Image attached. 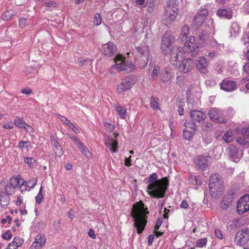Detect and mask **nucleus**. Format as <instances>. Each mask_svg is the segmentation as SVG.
<instances>
[{"label":"nucleus","mask_w":249,"mask_h":249,"mask_svg":"<svg viewBox=\"0 0 249 249\" xmlns=\"http://www.w3.org/2000/svg\"><path fill=\"white\" fill-rule=\"evenodd\" d=\"M34 161V159L32 158H26L24 160L25 162L28 164L30 166H31Z\"/></svg>","instance_id":"obj_57"},{"label":"nucleus","mask_w":249,"mask_h":249,"mask_svg":"<svg viewBox=\"0 0 249 249\" xmlns=\"http://www.w3.org/2000/svg\"><path fill=\"white\" fill-rule=\"evenodd\" d=\"M190 117L193 121L201 123L206 118V115L202 111L194 110L191 111Z\"/></svg>","instance_id":"obj_23"},{"label":"nucleus","mask_w":249,"mask_h":249,"mask_svg":"<svg viewBox=\"0 0 249 249\" xmlns=\"http://www.w3.org/2000/svg\"><path fill=\"white\" fill-rule=\"evenodd\" d=\"M185 127L183 130V137L185 140L190 141L194 136L197 126L193 122L186 121L184 123Z\"/></svg>","instance_id":"obj_11"},{"label":"nucleus","mask_w":249,"mask_h":249,"mask_svg":"<svg viewBox=\"0 0 249 249\" xmlns=\"http://www.w3.org/2000/svg\"><path fill=\"white\" fill-rule=\"evenodd\" d=\"M137 81L136 78L134 76H130L120 83L117 88V91L121 93L130 89Z\"/></svg>","instance_id":"obj_10"},{"label":"nucleus","mask_w":249,"mask_h":249,"mask_svg":"<svg viewBox=\"0 0 249 249\" xmlns=\"http://www.w3.org/2000/svg\"><path fill=\"white\" fill-rule=\"evenodd\" d=\"M216 82L214 80H207L205 82V84L207 87H213L216 85Z\"/></svg>","instance_id":"obj_52"},{"label":"nucleus","mask_w":249,"mask_h":249,"mask_svg":"<svg viewBox=\"0 0 249 249\" xmlns=\"http://www.w3.org/2000/svg\"><path fill=\"white\" fill-rule=\"evenodd\" d=\"M189 182L193 185H198L200 183V178L198 176H191Z\"/></svg>","instance_id":"obj_42"},{"label":"nucleus","mask_w":249,"mask_h":249,"mask_svg":"<svg viewBox=\"0 0 249 249\" xmlns=\"http://www.w3.org/2000/svg\"><path fill=\"white\" fill-rule=\"evenodd\" d=\"M16 14V12L14 10H9L2 14V18L4 20H8L11 19L12 17Z\"/></svg>","instance_id":"obj_36"},{"label":"nucleus","mask_w":249,"mask_h":249,"mask_svg":"<svg viewBox=\"0 0 249 249\" xmlns=\"http://www.w3.org/2000/svg\"><path fill=\"white\" fill-rule=\"evenodd\" d=\"M223 140L226 143H230L234 140V136L232 131H228L223 136Z\"/></svg>","instance_id":"obj_35"},{"label":"nucleus","mask_w":249,"mask_h":249,"mask_svg":"<svg viewBox=\"0 0 249 249\" xmlns=\"http://www.w3.org/2000/svg\"><path fill=\"white\" fill-rule=\"evenodd\" d=\"M242 40L244 44L245 45L247 44H249V30L248 31H247L244 34Z\"/></svg>","instance_id":"obj_46"},{"label":"nucleus","mask_w":249,"mask_h":249,"mask_svg":"<svg viewBox=\"0 0 249 249\" xmlns=\"http://www.w3.org/2000/svg\"><path fill=\"white\" fill-rule=\"evenodd\" d=\"M104 125L108 131H112L114 129V125L107 122H104Z\"/></svg>","instance_id":"obj_51"},{"label":"nucleus","mask_w":249,"mask_h":249,"mask_svg":"<svg viewBox=\"0 0 249 249\" xmlns=\"http://www.w3.org/2000/svg\"><path fill=\"white\" fill-rule=\"evenodd\" d=\"M39 68L38 63L36 62H33L29 66L25 69L24 72L27 75L30 74H35Z\"/></svg>","instance_id":"obj_28"},{"label":"nucleus","mask_w":249,"mask_h":249,"mask_svg":"<svg viewBox=\"0 0 249 249\" xmlns=\"http://www.w3.org/2000/svg\"><path fill=\"white\" fill-rule=\"evenodd\" d=\"M31 143L29 142L21 141L19 142L18 147L23 150L24 149H28Z\"/></svg>","instance_id":"obj_40"},{"label":"nucleus","mask_w":249,"mask_h":249,"mask_svg":"<svg viewBox=\"0 0 249 249\" xmlns=\"http://www.w3.org/2000/svg\"><path fill=\"white\" fill-rule=\"evenodd\" d=\"M24 241V239L18 237H15L13 241L8 244L7 249H17L22 245Z\"/></svg>","instance_id":"obj_26"},{"label":"nucleus","mask_w":249,"mask_h":249,"mask_svg":"<svg viewBox=\"0 0 249 249\" xmlns=\"http://www.w3.org/2000/svg\"><path fill=\"white\" fill-rule=\"evenodd\" d=\"M148 213L146 206L142 201L138 202L133 205L131 215L139 234L142 233L145 228Z\"/></svg>","instance_id":"obj_3"},{"label":"nucleus","mask_w":249,"mask_h":249,"mask_svg":"<svg viewBox=\"0 0 249 249\" xmlns=\"http://www.w3.org/2000/svg\"><path fill=\"white\" fill-rule=\"evenodd\" d=\"M58 118L65 124L67 125L68 123L70 122L67 118L64 116H63L60 114H57Z\"/></svg>","instance_id":"obj_55"},{"label":"nucleus","mask_w":249,"mask_h":249,"mask_svg":"<svg viewBox=\"0 0 249 249\" xmlns=\"http://www.w3.org/2000/svg\"><path fill=\"white\" fill-rule=\"evenodd\" d=\"M34 25L31 18L26 19L20 18L19 19L18 26L21 28H23L26 26H32Z\"/></svg>","instance_id":"obj_32"},{"label":"nucleus","mask_w":249,"mask_h":249,"mask_svg":"<svg viewBox=\"0 0 249 249\" xmlns=\"http://www.w3.org/2000/svg\"><path fill=\"white\" fill-rule=\"evenodd\" d=\"M249 240V229L244 228L238 231L235 236L234 243L240 246L245 245Z\"/></svg>","instance_id":"obj_8"},{"label":"nucleus","mask_w":249,"mask_h":249,"mask_svg":"<svg viewBox=\"0 0 249 249\" xmlns=\"http://www.w3.org/2000/svg\"><path fill=\"white\" fill-rule=\"evenodd\" d=\"M202 129L204 131H208L212 130L213 128V124L209 122L205 123L202 126Z\"/></svg>","instance_id":"obj_45"},{"label":"nucleus","mask_w":249,"mask_h":249,"mask_svg":"<svg viewBox=\"0 0 249 249\" xmlns=\"http://www.w3.org/2000/svg\"><path fill=\"white\" fill-rule=\"evenodd\" d=\"M45 6L49 8H53L57 6V3L53 0H49L44 3Z\"/></svg>","instance_id":"obj_49"},{"label":"nucleus","mask_w":249,"mask_h":249,"mask_svg":"<svg viewBox=\"0 0 249 249\" xmlns=\"http://www.w3.org/2000/svg\"><path fill=\"white\" fill-rule=\"evenodd\" d=\"M150 106L153 109H157L159 108V104L157 101L154 99H152L150 102Z\"/></svg>","instance_id":"obj_53"},{"label":"nucleus","mask_w":249,"mask_h":249,"mask_svg":"<svg viewBox=\"0 0 249 249\" xmlns=\"http://www.w3.org/2000/svg\"><path fill=\"white\" fill-rule=\"evenodd\" d=\"M239 25L236 22H233L232 23L231 28L230 29V34L231 36H235L239 33L240 30Z\"/></svg>","instance_id":"obj_34"},{"label":"nucleus","mask_w":249,"mask_h":249,"mask_svg":"<svg viewBox=\"0 0 249 249\" xmlns=\"http://www.w3.org/2000/svg\"><path fill=\"white\" fill-rule=\"evenodd\" d=\"M12 237L11 233L10 231H7L2 235V237L5 240H9Z\"/></svg>","instance_id":"obj_54"},{"label":"nucleus","mask_w":249,"mask_h":249,"mask_svg":"<svg viewBox=\"0 0 249 249\" xmlns=\"http://www.w3.org/2000/svg\"><path fill=\"white\" fill-rule=\"evenodd\" d=\"M214 26L213 20H210V26H209V30L202 31L200 33L199 38L202 41H208L210 42V45L215 46L217 45L215 39L212 38L210 35H214Z\"/></svg>","instance_id":"obj_9"},{"label":"nucleus","mask_w":249,"mask_h":249,"mask_svg":"<svg viewBox=\"0 0 249 249\" xmlns=\"http://www.w3.org/2000/svg\"><path fill=\"white\" fill-rule=\"evenodd\" d=\"M236 141L239 144L241 145H246L247 143H249V138H246L245 139H243L242 138H239L237 139Z\"/></svg>","instance_id":"obj_50"},{"label":"nucleus","mask_w":249,"mask_h":249,"mask_svg":"<svg viewBox=\"0 0 249 249\" xmlns=\"http://www.w3.org/2000/svg\"><path fill=\"white\" fill-rule=\"evenodd\" d=\"M210 193L213 197L217 198L223 191V181L218 175H212L210 178Z\"/></svg>","instance_id":"obj_4"},{"label":"nucleus","mask_w":249,"mask_h":249,"mask_svg":"<svg viewBox=\"0 0 249 249\" xmlns=\"http://www.w3.org/2000/svg\"><path fill=\"white\" fill-rule=\"evenodd\" d=\"M215 235L217 238L219 239H222L223 238V235L221 231L218 229L215 230Z\"/></svg>","instance_id":"obj_56"},{"label":"nucleus","mask_w":249,"mask_h":249,"mask_svg":"<svg viewBox=\"0 0 249 249\" xmlns=\"http://www.w3.org/2000/svg\"><path fill=\"white\" fill-rule=\"evenodd\" d=\"M168 182L166 177L159 179L157 174H150L148 177V194L156 198H163L167 189Z\"/></svg>","instance_id":"obj_2"},{"label":"nucleus","mask_w":249,"mask_h":249,"mask_svg":"<svg viewBox=\"0 0 249 249\" xmlns=\"http://www.w3.org/2000/svg\"><path fill=\"white\" fill-rule=\"evenodd\" d=\"M10 200V198L7 194H1L0 197V204L2 207L7 206Z\"/></svg>","instance_id":"obj_37"},{"label":"nucleus","mask_w":249,"mask_h":249,"mask_svg":"<svg viewBox=\"0 0 249 249\" xmlns=\"http://www.w3.org/2000/svg\"><path fill=\"white\" fill-rule=\"evenodd\" d=\"M210 158L208 156L200 155L195 158L194 162L198 168L203 170L208 166Z\"/></svg>","instance_id":"obj_18"},{"label":"nucleus","mask_w":249,"mask_h":249,"mask_svg":"<svg viewBox=\"0 0 249 249\" xmlns=\"http://www.w3.org/2000/svg\"><path fill=\"white\" fill-rule=\"evenodd\" d=\"M237 210L239 214L249 211V195H246L240 198L237 203Z\"/></svg>","instance_id":"obj_13"},{"label":"nucleus","mask_w":249,"mask_h":249,"mask_svg":"<svg viewBox=\"0 0 249 249\" xmlns=\"http://www.w3.org/2000/svg\"><path fill=\"white\" fill-rule=\"evenodd\" d=\"M178 5L173 2H168L162 18L163 24L168 25L175 21L178 14Z\"/></svg>","instance_id":"obj_5"},{"label":"nucleus","mask_w":249,"mask_h":249,"mask_svg":"<svg viewBox=\"0 0 249 249\" xmlns=\"http://www.w3.org/2000/svg\"><path fill=\"white\" fill-rule=\"evenodd\" d=\"M114 62L115 65L112 68L121 71H125L128 73L132 71L135 68V65L131 62L126 61L125 58L120 54L116 56Z\"/></svg>","instance_id":"obj_6"},{"label":"nucleus","mask_w":249,"mask_h":249,"mask_svg":"<svg viewBox=\"0 0 249 249\" xmlns=\"http://www.w3.org/2000/svg\"><path fill=\"white\" fill-rule=\"evenodd\" d=\"M88 235L92 239H95L96 238V235L95 234L94 231L91 229L89 230L88 232Z\"/></svg>","instance_id":"obj_61"},{"label":"nucleus","mask_w":249,"mask_h":249,"mask_svg":"<svg viewBox=\"0 0 249 249\" xmlns=\"http://www.w3.org/2000/svg\"><path fill=\"white\" fill-rule=\"evenodd\" d=\"M116 50V46L111 42L104 44L101 48L102 53L105 55L109 56L114 55Z\"/></svg>","instance_id":"obj_20"},{"label":"nucleus","mask_w":249,"mask_h":249,"mask_svg":"<svg viewBox=\"0 0 249 249\" xmlns=\"http://www.w3.org/2000/svg\"><path fill=\"white\" fill-rule=\"evenodd\" d=\"M208 63L204 57H201L196 64L197 70L201 73H205L207 71Z\"/></svg>","instance_id":"obj_25"},{"label":"nucleus","mask_w":249,"mask_h":249,"mask_svg":"<svg viewBox=\"0 0 249 249\" xmlns=\"http://www.w3.org/2000/svg\"><path fill=\"white\" fill-rule=\"evenodd\" d=\"M70 137L77 145L80 151L84 156L88 158H91L92 157L91 153L79 139L73 135H70Z\"/></svg>","instance_id":"obj_17"},{"label":"nucleus","mask_w":249,"mask_h":249,"mask_svg":"<svg viewBox=\"0 0 249 249\" xmlns=\"http://www.w3.org/2000/svg\"><path fill=\"white\" fill-rule=\"evenodd\" d=\"M160 71V67L158 65L155 66L154 67V68H153L152 71L151 72V77L153 78H155L158 77V76L159 74Z\"/></svg>","instance_id":"obj_44"},{"label":"nucleus","mask_w":249,"mask_h":249,"mask_svg":"<svg viewBox=\"0 0 249 249\" xmlns=\"http://www.w3.org/2000/svg\"><path fill=\"white\" fill-rule=\"evenodd\" d=\"M42 189L43 187L41 185L37 195L35 197L36 202L37 204H40L43 199V195L42 194Z\"/></svg>","instance_id":"obj_41"},{"label":"nucleus","mask_w":249,"mask_h":249,"mask_svg":"<svg viewBox=\"0 0 249 249\" xmlns=\"http://www.w3.org/2000/svg\"><path fill=\"white\" fill-rule=\"evenodd\" d=\"M11 221V217L10 216H7L5 218H3L1 220V223L2 224H5L7 222L10 223Z\"/></svg>","instance_id":"obj_60"},{"label":"nucleus","mask_w":249,"mask_h":249,"mask_svg":"<svg viewBox=\"0 0 249 249\" xmlns=\"http://www.w3.org/2000/svg\"><path fill=\"white\" fill-rule=\"evenodd\" d=\"M25 181L20 177H14L10 178L8 183L5 186L4 189L6 194L8 195H13L16 190L19 187L24 185Z\"/></svg>","instance_id":"obj_7"},{"label":"nucleus","mask_w":249,"mask_h":249,"mask_svg":"<svg viewBox=\"0 0 249 249\" xmlns=\"http://www.w3.org/2000/svg\"><path fill=\"white\" fill-rule=\"evenodd\" d=\"M216 15L220 18L231 19L232 17V12L231 9L219 8L216 12Z\"/></svg>","instance_id":"obj_27"},{"label":"nucleus","mask_w":249,"mask_h":249,"mask_svg":"<svg viewBox=\"0 0 249 249\" xmlns=\"http://www.w3.org/2000/svg\"><path fill=\"white\" fill-rule=\"evenodd\" d=\"M221 89L227 92H231L237 88L236 83L229 80H224L220 85Z\"/></svg>","instance_id":"obj_21"},{"label":"nucleus","mask_w":249,"mask_h":249,"mask_svg":"<svg viewBox=\"0 0 249 249\" xmlns=\"http://www.w3.org/2000/svg\"><path fill=\"white\" fill-rule=\"evenodd\" d=\"M208 15V10L206 8L200 9L194 18V24L196 27H200L204 22Z\"/></svg>","instance_id":"obj_14"},{"label":"nucleus","mask_w":249,"mask_h":249,"mask_svg":"<svg viewBox=\"0 0 249 249\" xmlns=\"http://www.w3.org/2000/svg\"><path fill=\"white\" fill-rule=\"evenodd\" d=\"M226 150L229 154L230 159L235 162H238L242 157V151H239L233 145H230Z\"/></svg>","instance_id":"obj_15"},{"label":"nucleus","mask_w":249,"mask_h":249,"mask_svg":"<svg viewBox=\"0 0 249 249\" xmlns=\"http://www.w3.org/2000/svg\"><path fill=\"white\" fill-rule=\"evenodd\" d=\"M234 198V193L232 191L228 192L224 195L223 200L221 203V207L223 209H226L230 205Z\"/></svg>","instance_id":"obj_24"},{"label":"nucleus","mask_w":249,"mask_h":249,"mask_svg":"<svg viewBox=\"0 0 249 249\" xmlns=\"http://www.w3.org/2000/svg\"><path fill=\"white\" fill-rule=\"evenodd\" d=\"M162 219L159 218L156 223L155 229L156 230H158L161 225L162 224Z\"/></svg>","instance_id":"obj_59"},{"label":"nucleus","mask_w":249,"mask_h":249,"mask_svg":"<svg viewBox=\"0 0 249 249\" xmlns=\"http://www.w3.org/2000/svg\"><path fill=\"white\" fill-rule=\"evenodd\" d=\"M189 205L186 200H183L180 204V207L183 209H187L188 208Z\"/></svg>","instance_id":"obj_63"},{"label":"nucleus","mask_w":249,"mask_h":249,"mask_svg":"<svg viewBox=\"0 0 249 249\" xmlns=\"http://www.w3.org/2000/svg\"><path fill=\"white\" fill-rule=\"evenodd\" d=\"M37 181V178H33L30 180H29L27 182L25 181L24 185H27L30 188H34L36 186Z\"/></svg>","instance_id":"obj_43"},{"label":"nucleus","mask_w":249,"mask_h":249,"mask_svg":"<svg viewBox=\"0 0 249 249\" xmlns=\"http://www.w3.org/2000/svg\"><path fill=\"white\" fill-rule=\"evenodd\" d=\"M209 116L213 121L219 123H225L226 122L223 111L219 108L215 107L211 108L209 112Z\"/></svg>","instance_id":"obj_12"},{"label":"nucleus","mask_w":249,"mask_h":249,"mask_svg":"<svg viewBox=\"0 0 249 249\" xmlns=\"http://www.w3.org/2000/svg\"><path fill=\"white\" fill-rule=\"evenodd\" d=\"M105 143L109 150L115 153L118 149V142L116 140L109 137H107L104 139Z\"/></svg>","instance_id":"obj_22"},{"label":"nucleus","mask_w":249,"mask_h":249,"mask_svg":"<svg viewBox=\"0 0 249 249\" xmlns=\"http://www.w3.org/2000/svg\"><path fill=\"white\" fill-rule=\"evenodd\" d=\"M189 34V27L187 25H184L182 27L180 37L181 40L187 39V36Z\"/></svg>","instance_id":"obj_39"},{"label":"nucleus","mask_w":249,"mask_h":249,"mask_svg":"<svg viewBox=\"0 0 249 249\" xmlns=\"http://www.w3.org/2000/svg\"><path fill=\"white\" fill-rule=\"evenodd\" d=\"M244 71L247 73L249 74V62L247 63L243 67Z\"/></svg>","instance_id":"obj_64"},{"label":"nucleus","mask_w":249,"mask_h":249,"mask_svg":"<svg viewBox=\"0 0 249 249\" xmlns=\"http://www.w3.org/2000/svg\"><path fill=\"white\" fill-rule=\"evenodd\" d=\"M116 111L121 119H124L126 117V109L121 106L116 107Z\"/></svg>","instance_id":"obj_38"},{"label":"nucleus","mask_w":249,"mask_h":249,"mask_svg":"<svg viewBox=\"0 0 249 249\" xmlns=\"http://www.w3.org/2000/svg\"><path fill=\"white\" fill-rule=\"evenodd\" d=\"M175 36L170 33H166L163 36L161 44V49L164 55H170V61L173 65L177 66L183 57L191 54L195 56L198 53L199 47L195 43L193 36H189L186 39L182 52L180 47L173 45Z\"/></svg>","instance_id":"obj_1"},{"label":"nucleus","mask_w":249,"mask_h":249,"mask_svg":"<svg viewBox=\"0 0 249 249\" xmlns=\"http://www.w3.org/2000/svg\"><path fill=\"white\" fill-rule=\"evenodd\" d=\"M207 240L206 238H201L197 240L196 245L198 247L201 248L206 244Z\"/></svg>","instance_id":"obj_48"},{"label":"nucleus","mask_w":249,"mask_h":249,"mask_svg":"<svg viewBox=\"0 0 249 249\" xmlns=\"http://www.w3.org/2000/svg\"><path fill=\"white\" fill-rule=\"evenodd\" d=\"M46 242V238L42 234H37L35 237L34 241L29 247V249H42Z\"/></svg>","instance_id":"obj_16"},{"label":"nucleus","mask_w":249,"mask_h":249,"mask_svg":"<svg viewBox=\"0 0 249 249\" xmlns=\"http://www.w3.org/2000/svg\"><path fill=\"white\" fill-rule=\"evenodd\" d=\"M102 22V18L100 14H96L94 16V23L97 26L100 25Z\"/></svg>","instance_id":"obj_47"},{"label":"nucleus","mask_w":249,"mask_h":249,"mask_svg":"<svg viewBox=\"0 0 249 249\" xmlns=\"http://www.w3.org/2000/svg\"><path fill=\"white\" fill-rule=\"evenodd\" d=\"M2 127L4 128H5L7 129H10L13 128L14 126L12 123H11L10 122H7L3 124Z\"/></svg>","instance_id":"obj_58"},{"label":"nucleus","mask_w":249,"mask_h":249,"mask_svg":"<svg viewBox=\"0 0 249 249\" xmlns=\"http://www.w3.org/2000/svg\"><path fill=\"white\" fill-rule=\"evenodd\" d=\"M53 150L55 154L58 157H61L63 154V152L61 146L55 140L53 141Z\"/></svg>","instance_id":"obj_33"},{"label":"nucleus","mask_w":249,"mask_h":249,"mask_svg":"<svg viewBox=\"0 0 249 249\" xmlns=\"http://www.w3.org/2000/svg\"><path fill=\"white\" fill-rule=\"evenodd\" d=\"M14 124L18 127L24 128L27 131H29L31 129H32L31 127L27 124V123L23 121L22 118H17L14 120Z\"/></svg>","instance_id":"obj_29"},{"label":"nucleus","mask_w":249,"mask_h":249,"mask_svg":"<svg viewBox=\"0 0 249 249\" xmlns=\"http://www.w3.org/2000/svg\"><path fill=\"white\" fill-rule=\"evenodd\" d=\"M21 93L24 94L30 95L32 94V91L31 89L27 88L22 90Z\"/></svg>","instance_id":"obj_62"},{"label":"nucleus","mask_w":249,"mask_h":249,"mask_svg":"<svg viewBox=\"0 0 249 249\" xmlns=\"http://www.w3.org/2000/svg\"><path fill=\"white\" fill-rule=\"evenodd\" d=\"M184 58L185 57H183L178 62L181 61V63L178 66V69L182 72L187 73L189 71L191 68L193 66V62L191 59Z\"/></svg>","instance_id":"obj_19"},{"label":"nucleus","mask_w":249,"mask_h":249,"mask_svg":"<svg viewBox=\"0 0 249 249\" xmlns=\"http://www.w3.org/2000/svg\"><path fill=\"white\" fill-rule=\"evenodd\" d=\"M173 76L174 75L167 70L163 71L160 75V80L163 83H166L171 80Z\"/></svg>","instance_id":"obj_30"},{"label":"nucleus","mask_w":249,"mask_h":249,"mask_svg":"<svg viewBox=\"0 0 249 249\" xmlns=\"http://www.w3.org/2000/svg\"><path fill=\"white\" fill-rule=\"evenodd\" d=\"M137 50L140 53V54L146 58V60L147 61L149 56L148 47L147 46L141 45L140 46L137 48Z\"/></svg>","instance_id":"obj_31"}]
</instances>
